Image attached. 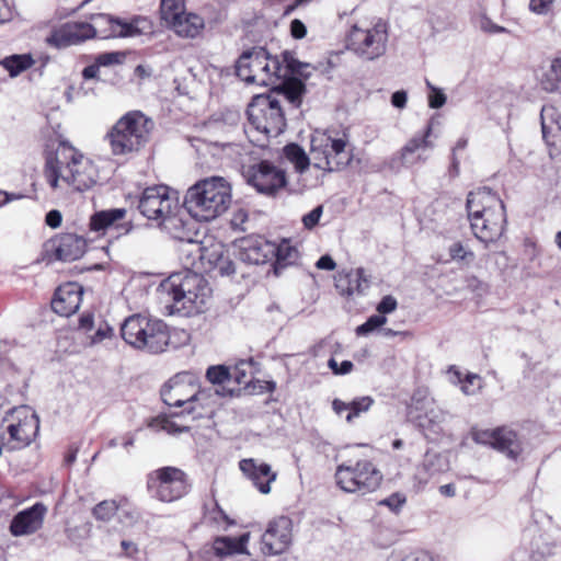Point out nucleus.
I'll return each mask as SVG.
<instances>
[{"label": "nucleus", "instance_id": "obj_1", "mask_svg": "<svg viewBox=\"0 0 561 561\" xmlns=\"http://www.w3.org/2000/svg\"><path fill=\"white\" fill-rule=\"evenodd\" d=\"M43 173L46 183L54 191L67 187L84 192L99 178L93 161L65 139H59L56 148L46 152Z\"/></svg>", "mask_w": 561, "mask_h": 561}, {"label": "nucleus", "instance_id": "obj_2", "mask_svg": "<svg viewBox=\"0 0 561 561\" xmlns=\"http://www.w3.org/2000/svg\"><path fill=\"white\" fill-rule=\"evenodd\" d=\"M466 209L478 240L489 244L503 236L507 225L506 207L496 192L485 186L469 192Z\"/></svg>", "mask_w": 561, "mask_h": 561}, {"label": "nucleus", "instance_id": "obj_3", "mask_svg": "<svg viewBox=\"0 0 561 561\" xmlns=\"http://www.w3.org/2000/svg\"><path fill=\"white\" fill-rule=\"evenodd\" d=\"M154 122L138 110L125 113L107 131L105 139L113 156L133 157L149 144Z\"/></svg>", "mask_w": 561, "mask_h": 561}, {"label": "nucleus", "instance_id": "obj_4", "mask_svg": "<svg viewBox=\"0 0 561 561\" xmlns=\"http://www.w3.org/2000/svg\"><path fill=\"white\" fill-rule=\"evenodd\" d=\"M231 203V186L222 178L205 179L185 194L184 207L198 221H210L221 216Z\"/></svg>", "mask_w": 561, "mask_h": 561}, {"label": "nucleus", "instance_id": "obj_5", "mask_svg": "<svg viewBox=\"0 0 561 561\" xmlns=\"http://www.w3.org/2000/svg\"><path fill=\"white\" fill-rule=\"evenodd\" d=\"M310 156L316 169L337 172L353 159V147L347 133L337 129L314 130L310 138Z\"/></svg>", "mask_w": 561, "mask_h": 561}, {"label": "nucleus", "instance_id": "obj_6", "mask_svg": "<svg viewBox=\"0 0 561 561\" xmlns=\"http://www.w3.org/2000/svg\"><path fill=\"white\" fill-rule=\"evenodd\" d=\"M162 286L178 310H183L185 314L203 311L210 293L206 279L190 267L183 273L171 274Z\"/></svg>", "mask_w": 561, "mask_h": 561}, {"label": "nucleus", "instance_id": "obj_7", "mask_svg": "<svg viewBox=\"0 0 561 561\" xmlns=\"http://www.w3.org/2000/svg\"><path fill=\"white\" fill-rule=\"evenodd\" d=\"M121 334L133 347L153 354L164 352L170 342L169 328L162 320L141 314L128 317L121 327Z\"/></svg>", "mask_w": 561, "mask_h": 561}, {"label": "nucleus", "instance_id": "obj_8", "mask_svg": "<svg viewBox=\"0 0 561 561\" xmlns=\"http://www.w3.org/2000/svg\"><path fill=\"white\" fill-rule=\"evenodd\" d=\"M388 37V25L381 19L355 23L346 34L345 46L365 60H375L386 53Z\"/></svg>", "mask_w": 561, "mask_h": 561}, {"label": "nucleus", "instance_id": "obj_9", "mask_svg": "<svg viewBox=\"0 0 561 561\" xmlns=\"http://www.w3.org/2000/svg\"><path fill=\"white\" fill-rule=\"evenodd\" d=\"M147 492L156 501L172 503L186 496L192 489L187 472L175 466H163L146 476Z\"/></svg>", "mask_w": 561, "mask_h": 561}, {"label": "nucleus", "instance_id": "obj_10", "mask_svg": "<svg viewBox=\"0 0 561 561\" xmlns=\"http://www.w3.org/2000/svg\"><path fill=\"white\" fill-rule=\"evenodd\" d=\"M250 126L265 138L277 137L286 127L279 100L273 94L255 95L247 108Z\"/></svg>", "mask_w": 561, "mask_h": 561}, {"label": "nucleus", "instance_id": "obj_11", "mask_svg": "<svg viewBox=\"0 0 561 561\" xmlns=\"http://www.w3.org/2000/svg\"><path fill=\"white\" fill-rule=\"evenodd\" d=\"M335 481L337 486L350 493L367 494L377 490L382 482V473L373 461L360 459L352 463L336 467Z\"/></svg>", "mask_w": 561, "mask_h": 561}, {"label": "nucleus", "instance_id": "obj_12", "mask_svg": "<svg viewBox=\"0 0 561 561\" xmlns=\"http://www.w3.org/2000/svg\"><path fill=\"white\" fill-rule=\"evenodd\" d=\"M138 209L150 220L160 224L178 221L176 211L180 210L179 201L167 185H153L146 187L139 198Z\"/></svg>", "mask_w": 561, "mask_h": 561}, {"label": "nucleus", "instance_id": "obj_13", "mask_svg": "<svg viewBox=\"0 0 561 561\" xmlns=\"http://www.w3.org/2000/svg\"><path fill=\"white\" fill-rule=\"evenodd\" d=\"M3 422L8 423L9 443L12 444L13 449L28 446L36 438L39 431V419L28 405L10 409Z\"/></svg>", "mask_w": 561, "mask_h": 561}, {"label": "nucleus", "instance_id": "obj_14", "mask_svg": "<svg viewBox=\"0 0 561 561\" xmlns=\"http://www.w3.org/2000/svg\"><path fill=\"white\" fill-rule=\"evenodd\" d=\"M470 436L474 443L491 447L512 460H517L524 451L518 432L507 425L491 430L472 427Z\"/></svg>", "mask_w": 561, "mask_h": 561}, {"label": "nucleus", "instance_id": "obj_15", "mask_svg": "<svg viewBox=\"0 0 561 561\" xmlns=\"http://www.w3.org/2000/svg\"><path fill=\"white\" fill-rule=\"evenodd\" d=\"M242 175L247 184L270 197H274L287 185L286 172L268 160L243 167Z\"/></svg>", "mask_w": 561, "mask_h": 561}, {"label": "nucleus", "instance_id": "obj_16", "mask_svg": "<svg viewBox=\"0 0 561 561\" xmlns=\"http://www.w3.org/2000/svg\"><path fill=\"white\" fill-rule=\"evenodd\" d=\"M88 242L82 236L61 232L49 238L43 245L44 257L48 261L72 262L83 256Z\"/></svg>", "mask_w": 561, "mask_h": 561}, {"label": "nucleus", "instance_id": "obj_17", "mask_svg": "<svg viewBox=\"0 0 561 561\" xmlns=\"http://www.w3.org/2000/svg\"><path fill=\"white\" fill-rule=\"evenodd\" d=\"M293 520L287 516H277L268 522L261 536V551L265 556H278L289 550L293 543Z\"/></svg>", "mask_w": 561, "mask_h": 561}, {"label": "nucleus", "instance_id": "obj_18", "mask_svg": "<svg viewBox=\"0 0 561 561\" xmlns=\"http://www.w3.org/2000/svg\"><path fill=\"white\" fill-rule=\"evenodd\" d=\"M95 38V31L88 22H66L51 28L46 37L49 47L62 49Z\"/></svg>", "mask_w": 561, "mask_h": 561}, {"label": "nucleus", "instance_id": "obj_19", "mask_svg": "<svg viewBox=\"0 0 561 561\" xmlns=\"http://www.w3.org/2000/svg\"><path fill=\"white\" fill-rule=\"evenodd\" d=\"M181 252L185 256V264L191 270L206 273L210 272L225 254L222 244L211 243L210 245H205L203 241H190L182 248Z\"/></svg>", "mask_w": 561, "mask_h": 561}, {"label": "nucleus", "instance_id": "obj_20", "mask_svg": "<svg viewBox=\"0 0 561 561\" xmlns=\"http://www.w3.org/2000/svg\"><path fill=\"white\" fill-rule=\"evenodd\" d=\"M127 210L125 208H112L99 210L91 215L89 220V231L101 238L110 231H115L116 236H124L131 231L130 221H125Z\"/></svg>", "mask_w": 561, "mask_h": 561}, {"label": "nucleus", "instance_id": "obj_21", "mask_svg": "<svg viewBox=\"0 0 561 561\" xmlns=\"http://www.w3.org/2000/svg\"><path fill=\"white\" fill-rule=\"evenodd\" d=\"M266 50H247L237 60L236 75L247 83L268 84V77L262 72L268 64Z\"/></svg>", "mask_w": 561, "mask_h": 561}, {"label": "nucleus", "instance_id": "obj_22", "mask_svg": "<svg viewBox=\"0 0 561 561\" xmlns=\"http://www.w3.org/2000/svg\"><path fill=\"white\" fill-rule=\"evenodd\" d=\"M83 287L77 282H66L59 285L50 301L51 309L61 317L76 313L82 302Z\"/></svg>", "mask_w": 561, "mask_h": 561}, {"label": "nucleus", "instance_id": "obj_23", "mask_svg": "<svg viewBox=\"0 0 561 561\" xmlns=\"http://www.w3.org/2000/svg\"><path fill=\"white\" fill-rule=\"evenodd\" d=\"M46 514L47 506L42 502H36L31 507L19 512L10 523L11 535L21 537L35 534L43 527Z\"/></svg>", "mask_w": 561, "mask_h": 561}, {"label": "nucleus", "instance_id": "obj_24", "mask_svg": "<svg viewBox=\"0 0 561 561\" xmlns=\"http://www.w3.org/2000/svg\"><path fill=\"white\" fill-rule=\"evenodd\" d=\"M408 415L423 431L431 430L436 433V428L439 427L442 412L435 407L433 399L419 398L417 394H414L408 408Z\"/></svg>", "mask_w": 561, "mask_h": 561}, {"label": "nucleus", "instance_id": "obj_25", "mask_svg": "<svg viewBox=\"0 0 561 561\" xmlns=\"http://www.w3.org/2000/svg\"><path fill=\"white\" fill-rule=\"evenodd\" d=\"M334 287L340 296L352 299L364 296L370 287V279L364 267L341 271L334 276Z\"/></svg>", "mask_w": 561, "mask_h": 561}, {"label": "nucleus", "instance_id": "obj_26", "mask_svg": "<svg viewBox=\"0 0 561 561\" xmlns=\"http://www.w3.org/2000/svg\"><path fill=\"white\" fill-rule=\"evenodd\" d=\"M197 389L198 386L191 380L188 375L176 376L162 388L161 398L167 405L183 410L188 401L196 396Z\"/></svg>", "mask_w": 561, "mask_h": 561}, {"label": "nucleus", "instance_id": "obj_27", "mask_svg": "<svg viewBox=\"0 0 561 561\" xmlns=\"http://www.w3.org/2000/svg\"><path fill=\"white\" fill-rule=\"evenodd\" d=\"M542 138L551 157L561 153V113L553 105H545L540 112Z\"/></svg>", "mask_w": 561, "mask_h": 561}, {"label": "nucleus", "instance_id": "obj_28", "mask_svg": "<svg viewBox=\"0 0 561 561\" xmlns=\"http://www.w3.org/2000/svg\"><path fill=\"white\" fill-rule=\"evenodd\" d=\"M275 242H271L262 237L249 236L241 239L239 245V259L250 264H265L273 260Z\"/></svg>", "mask_w": 561, "mask_h": 561}, {"label": "nucleus", "instance_id": "obj_29", "mask_svg": "<svg viewBox=\"0 0 561 561\" xmlns=\"http://www.w3.org/2000/svg\"><path fill=\"white\" fill-rule=\"evenodd\" d=\"M239 468L260 493L268 494L271 492V484L275 482L277 473L272 470L268 463L254 458H247L239 461Z\"/></svg>", "mask_w": 561, "mask_h": 561}, {"label": "nucleus", "instance_id": "obj_30", "mask_svg": "<svg viewBox=\"0 0 561 561\" xmlns=\"http://www.w3.org/2000/svg\"><path fill=\"white\" fill-rule=\"evenodd\" d=\"M215 396L209 390L198 388L196 396L181 410V414L191 415L192 420L211 417L215 413Z\"/></svg>", "mask_w": 561, "mask_h": 561}, {"label": "nucleus", "instance_id": "obj_31", "mask_svg": "<svg viewBox=\"0 0 561 561\" xmlns=\"http://www.w3.org/2000/svg\"><path fill=\"white\" fill-rule=\"evenodd\" d=\"M101 19L103 22L105 21L107 23V27H93L95 31V37H129L139 34V30L137 27L138 19H135L131 22H126L110 14H103Z\"/></svg>", "mask_w": 561, "mask_h": 561}, {"label": "nucleus", "instance_id": "obj_32", "mask_svg": "<svg viewBox=\"0 0 561 561\" xmlns=\"http://www.w3.org/2000/svg\"><path fill=\"white\" fill-rule=\"evenodd\" d=\"M374 402L370 396L356 397L350 402L335 398L332 401V410L339 416L345 413V421L352 424L355 419L366 413L373 407Z\"/></svg>", "mask_w": 561, "mask_h": 561}, {"label": "nucleus", "instance_id": "obj_33", "mask_svg": "<svg viewBox=\"0 0 561 561\" xmlns=\"http://www.w3.org/2000/svg\"><path fill=\"white\" fill-rule=\"evenodd\" d=\"M432 133L433 126L428 123L422 135L413 136L408 140L400 150V160L402 163H415L424 160L420 154L416 158L413 156L419 151H424L425 149L433 147V142L430 140Z\"/></svg>", "mask_w": 561, "mask_h": 561}, {"label": "nucleus", "instance_id": "obj_34", "mask_svg": "<svg viewBox=\"0 0 561 561\" xmlns=\"http://www.w3.org/2000/svg\"><path fill=\"white\" fill-rule=\"evenodd\" d=\"M205 27L204 19L194 12L185 11L181 18L171 23L168 28L182 38H195Z\"/></svg>", "mask_w": 561, "mask_h": 561}, {"label": "nucleus", "instance_id": "obj_35", "mask_svg": "<svg viewBox=\"0 0 561 561\" xmlns=\"http://www.w3.org/2000/svg\"><path fill=\"white\" fill-rule=\"evenodd\" d=\"M538 83L547 93L561 94V54L550 59L549 64L541 68Z\"/></svg>", "mask_w": 561, "mask_h": 561}, {"label": "nucleus", "instance_id": "obj_36", "mask_svg": "<svg viewBox=\"0 0 561 561\" xmlns=\"http://www.w3.org/2000/svg\"><path fill=\"white\" fill-rule=\"evenodd\" d=\"M249 541V534H243L239 537H217L214 540V550L216 556L226 557L237 553H243L247 550Z\"/></svg>", "mask_w": 561, "mask_h": 561}, {"label": "nucleus", "instance_id": "obj_37", "mask_svg": "<svg viewBox=\"0 0 561 561\" xmlns=\"http://www.w3.org/2000/svg\"><path fill=\"white\" fill-rule=\"evenodd\" d=\"M36 60L30 53L26 54H13L5 56L0 60V66L8 71L11 78H15L23 72L34 67Z\"/></svg>", "mask_w": 561, "mask_h": 561}, {"label": "nucleus", "instance_id": "obj_38", "mask_svg": "<svg viewBox=\"0 0 561 561\" xmlns=\"http://www.w3.org/2000/svg\"><path fill=\"white\" fill-rule=\"evenodd\" d=\"M275 249L276 250L273 251V259H275L273 267L275 274H279L280 270L296 262L298 259V250L287 239L275 243Z\"/></svg>", "mask_w": 561, "mask_h": 561}, {"label": "nucleus", "instance_id": "obj_39", "mask_svg": "<svg viewBox=\"0 0 561 561\" xmlns=\"http://www.w3.org/2000/svg\"><path fill=\"white\" fill-rule=\"evenodd\" d=\"M179 416H183V414H181V412L160 414L152 419L150 426L167 432L170 435H179L188 432L191 430L188 425L175 421V417Z\"/></svg>", "mask_w": 561, "mask_h": 561}, {"label": "nucleus", "instance_id": "obj_40", "mask_svg": "<svg viewBox=\"0 0 561 561\" xmlns=\"http://www.w3.org/2000/svg\"><path fill=\"white\" fill-rule=\"evenodd\" d=\"M185 11H187L186 0H160L159 16L167 27L181 18Z\"/></svg>", "mask_w": 561, "mask_h": 561}, {"label": "nucleus", "instance_id": "obj_41", "mask_svg": "<svg viewBox=\"0 0 561 561\" xmlns=\"http://www.w3.org/2000/svg\"><path fill=\"white\" fill-rule=\"evenodd\" d=\"M284 157L295 165L296 171L302 173L309 165L311 156H308L304 148L296 142L287 144L283 149Z\"/></svg>", "mask_w": 561, "mask_h": 561}, {"label": "nucleus", "instance_id": "obj_42", "mask_svg": "<svg viewBox=\"0 0 561 561\" xmlns=\"http://www.w3.org/2000/svg\"><path fill=\"white\" fill-rule=\"evenodd\" d=\"M252 379L253 378L251 376V364L245 360L237 363L230 369V381L236 382L239 386V388L243 387L247 389Z\"/></svg>", "mask_w": 561, "mask_h": 561}, {"label": "nucleus", "instance_id": "obj_43", "mask_svg": "<svg viewBox=\"0 0 561 561\" xmlns=\"http://www.w3.org/2000/svg\"><path fill=\"white\" fill-rule=\"evenodd\" d=\"M118 508L115 500H104L92 508V516L99 522L107 523L116 515Z\"/></svg>", "mask_w": 561, "mask_h": 561}, {"label": "nucleus", "instance_id": "obj_44", "mask_svg": "<svg viewBox=\"0 0 561 561\" xmlns=\"http://www.w3.org/2000/svg\"><path fill=\"white\" fill-rule=\"evenodd\" d=\"M449 261L461 262L470 264L474 261V253L462 244L461 241L454 242L448 248Z\"/></svg>", "mask_w": 561, "mask_h": 561}, {"label": "nucleus", "instance_id": "obj_45", "mask_svg": "<svg viewBox=\"0 0 561 561\" xmlns=\"http://www.w3.org/2000/svg\"><path fill=\"white\" fill-rule=\"evenodd\" d=\"M484 386L483 378L474 373H467L463 377L462 386L460 390L466 396H474L479 393Z\"/></svg>", "mask_w": 561, "mask_h": 561}, {"label": "nucleus", "instance_id": "obj_46", "mask_svg": "<svg viewBox=\"0 0 561 561\" xmlns=\"http://www.w3.org/2000/svg\"><path fill=\"white\" fill-rule=\"evenodd\" d=\"M206 378L214 385L230 382V368L224 365L210 366L206 370Z\"/></svg>", "mask_w": 561, "mask_h": 561}, {"label": "nucleus", "instance_id": "obj_47", "mask_svg": "<svg viewBox=\"0 0 561 561\" xmlns=\"http://www.w3.org/2000/svg\"><path fill=\"white\" fill-rule=\"evenodd\" d=\"M387 318L380 314L370 316L363 324L355 330L358 336H364L386 324Z\"/></svg>", "mask_w": 561, "mask_h": 561}, {"label": "nucleus", "instance_id": "obj_48", "mask_svg": "<svg viewBox=\"0 0 561 561\" xmlns=\"http://www.w3.org/2000/svg\"><path fill=\"white\" fill-rule=\"evenodd\" d=\"M100 67H110L115 65H122L126 59V53L124 51H105L99 54L95 58Z\"/></svg>", "mask_w": 561, "mask_h": 561}, {"label": "nucleus", "instance_id": "obj_49", "mask_svg": "<svg viewBox=\"0 0 561 561\" xmlns=\"http://www.w3.org/2000/svg\"><path fill=\"white\" fill-rule=\"evenodd\" d=\"M265 61L268 65L266 67H263L262 72L264 75H267L268 83H273L275 82V80H278L284 76V68L277 58L270 57L268 54L266 53Z\"/></svg>", "mask_w": 561, "mask_h": 561}, {"label": "nucleus", "instance_id": "obj_50", "mask_svg": "<svg viewBox=\"0 0 561 561\" xmlns=\"http://www.w3.org/2000/svg\"><path fill=\"white\" fill-rule=\"evenodd\" d=\"M247 389L252 394L272 393L276 390V382L273 380L252 379Z\"/></svg>", "mask_w": 561, "mask_h": 561}, {"label": "nucleus", "instance_id": "obj_51", "mask_svg": "<svg viewBox=\"0 0 561 561\" xmlns=\"http://www.w3.org/2000/svg\"><path fill=\"white\" fill-rule=\"evenodd\" d=\"M210 516L211 520L218 525L230 527L236 524V522L229 517L216 500L214 501V507L210 511Z\"/></svg>", "mask_w": 561, "mask_h": 561}, {"label": "nucleus", "instance_id": "obj_52", "mask_svg": "<svg viewBox=\"0 0 561 561\" xmlns=\"http://www.w3.org/2000/svg\"><path fill=\"white\" fill-rule=\"evenodd\" d=\"M323 214V206L319 205L311 211L302 216V225L307 230H312L318 224Z\"/></svg>", "mask_w": 561, "mask_h": 561}, {"label": "nucleus", "instance_id": "obj_53", "mask_svg": "<svg viewBox=\"0 0 561 561\" xmlns=\"http://www.w3.org/2000/svg\"><path fill=\"white\" fill-rule=\"evenodd\" d=\"M304 90L305 87L299 80H291L284 87L285 94L291 102L299 100Z\"/></svg>", "mask_w": 561, "mask_h": 561}, {"label": "nucleus", "instance_id": "obj_54", "mask_svg": "<svg viewBox=\"0 0 561 561\" xmlns=\"http://www.w3.org/2000/svg\"><path fill=\"white\" fill-rule=\"evenodd\" d=\"M397 307V299L391 295H387L382 297L380 302L377 305L376 310L380 313V316H385L386 313L393 312Z\"/></svg>", "mask_w": 561, "mask_h": 561}, {"label": "nucleus", "instance_id": "obj_55", "mask_svg": "<svg viewBox=\"0 0 561 561\" xmlns=\"http://www.w3.org/2000/svg\"><path fill=\"white\" fill-rule=\"evenodd\" d=\"M556 0H530L529 9L536 14H548L552 11Z\"/></svg>", "mask_w": 561, "mask_h": 561}, {"label": "nucleus", "instance_id": "obj_56", "mask_svg": "<svg viewBox=\"0 0 561 561\" xmlns=\"http://www.w3.org/2000/svg\"><path fill=\"white\" fill-rule=\"evenodd\" d=\"M407 502L405 495L402 493H392L385 499L381 504L388 506L391 511L398 512Z\"/></svg>", "mask_w": 561, "mask_h": 561}, {"label": "nucleus", "instance_id": "obj_57", "mask_svg": "<svg viewBox=\"0 0 561 561\" xmlns=\"http://www.w3.org/2000/svg\"><path fill=\"white\" fill-rule=\"evenodd\" d=\"M328 366L331 368L334 375H346L350 374L354 368V364L351 360H343L339 365L334 358L329 359Z\"/></svg>", "mask_w": 561, "mask_h": 561}, {"label": "nucleus", "instance_id": "obj_58", "mask_svg": "<svg viewBox=\"0 0 561 561\" xmlns=\"http://www.w3.org/2000/svg\"><path fill=\"white\" fill-rule=\"evenodd\" d=\"M213 270H217L220 275L227 276L232 275L236 272L234 263L226 254L222 255L220 262L218 261Z\"/></svg>", "mask_w": 561, "mask_h": 561}, {"label": "nucleus", "instance_id": "obj_59", "mask_svg": "<svg viewBox=\"0 0 561 561\" xmlns=\"http://www.w3.org/2000/svg\"><path fill=\"white\" fill-rule=\"evenodd\" d=\"M113 336V329L106 323L103 322L99 325L96 332L91 336V341L93 344L101 343L106 339H111Z\"/></svg>", "mask_w": 561, "mask_h": 561}, {"label": "nucleus", "instance_id": "obj_60", "mask_svg": "<svg viewBox=\"0 0 561 561\" xmlns=\"http://www.w3.org/2000/svg\"><path fill=\"white\" fill-rule=\"evenodd\" d=\"M401 561H437V559L426 550H415L404 556Z\"/></svg>", "mask_w": 561, "mask_h": 561}, {"label": "nucleus", "instance_id": "obj_61", "mask_svg": "<svg viewBox=\"0 0 561 561\" xmlns=\"http://www.w3.org/2000/svg\"><path fill=\"white\" fill-rule=\"evenodd\" d=\"M446 103V95L435 88H432V91L428 95V105L432 108H439Z\"/></svg>", "mask_w": 561, "mask_h": 561}, {"label": "nucleus", "instance_id": "obj_62", "mask_svg": "<svg viewBox=\"0 0 561 561\" xmlns=\"http://www.w3.org/2000/svg\"><path fill=\"white\" fill-rule=\"evenodd\" d=\"M290 34L296 39H301L307 35L306 25L298 19H295L290 23Z\"/></svg>", "mask_w": 561, "mask_h": 561}, {"label": "nucleus", "instance_id": "obj_63", "mask_svg": "<svg viewBox=\"0 0 561 561\" xmlns=\"http://www.w3.org/2000/svg\"><path fill=\"white\" fill-rule=\"evenodd\" d=\"M100 65L94 60L93 64L83 68L81 75L84 80H99L100 79Z\"/></svg>", "mask_w": 561, "mask_h": 561}, {"label": "nucleus", "instance_id": "obj_64", "mask_svg": "<svg viewBox=\"0 0 561 561\" xmlns=\"http://www.w3.org/2000/svg\"><path fill=\"white\" fill-rule=\"evenodd\" d=\"M62 216L59 210L53 209L46 214L45 222L50 228H58L61 225Z\"/></svg>", "mask_w": 561, "mask_h": 561}]
</instances>
